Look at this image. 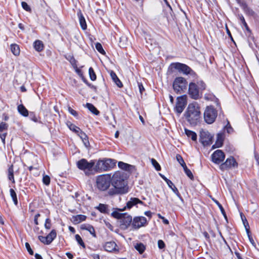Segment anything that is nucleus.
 <instances>
[{
	"label": "nucleus",
	"instance_id": "64",
	"mask_svg": "<svg viewBox=\"0 0 259 259\" xmlns=\"http://www.w3.org/2000/svg\"><path fill=\"white\" fill-rule=\"evenodd\" d=\"M92 256L94 259H100V256L99 254H94L92 255Z\"/></svg>",
	"mask_w": 259,
	"mask_h": 259
},
{
	"label": "nucleus",
	"instance_id": "48",
	"mask_svg": "<svg viewBox=\"0 0 259 259\" xmlns=\"http://www.w3.org/2000/svg\"><path fill=\"white\" fill-rule=\"evenodd\" d=\"M212 200L215 203V204H217L218 205V207H219L222 212V213L223 214V215H224V217L226 218V215L225 214V210L223 208L222 205L218 201H217V200L214 199H212Z\"/></svg>",
	"mask_w": 259,
	"mask_h": 259
},
{
	"label": "nucleus",
	"instance_id": "40",
	"mask_svg": "<svg viewBox=\"0 0 259 259\" xmlns=\"http://www.w3.org/2000/svg\"><path fill=\"white\" fill-rule=\"evenodd\" d=\"M223 140L221 136H218L217 140L214 145L212 146L213 148H219L222 146Z\"/></svg>",
	"mask_w": 259,
	"mask_h": 259
},
{
	"label": "nucleus",
	"instance_id": "20",
	"mask_svg": "<svg viewBox=\"0 0 259 259\" xmlns=\"http://www.w3.org/2000/svg\"><path fill=\"white\" fill-rule=\"evenodd\" d=\"M140 203L143 204V202L137 198H131L127 202L126 206L123 209L124 210L126 208H131L133 206Z\"/></svg>",
	"mask_w": 259,
	"mask_h": 259
},
{
	"label": "nucleus",
	"instance_id": "34",
	"mask_svg": "<svg viewBox=\"0 0 259 259\" xmlns=\"http://www.w3.org/2000/svg\"><path fill=\"white\" fill-rule=\"evenodd\" d=\"M79 136L81 139L85 146L86 147H88L89 146L90 143H89L87 136L85 135V134L82 132V133H81L80 134H79Z\"/></svg>",
	"mask_w": 259,
	"mask_h": 259
},
{
	"label": "nucleus",
	"instance_id": "11",
	"mask_svg": "<svg viewBox=\"0 0 259 259\" xmlns=\"http://www.w3.org/2000/svg\"><path fill=\"white\" fill-rule=\"evenodd\" d=\"M56 237V231L54 230H53L47 236L44 237L42 236H39L38 238L42 243L45 244H49L53 241Z\"/></svg>",
	"mask_w": 259,
	"mask_h": 259
},
{
	"label": "nucleus",
	"instance_id": "38",
	"mask_svg": "<svg viewBox=\"0 0 259 259\" xmlns=\"http://www.w3.org/2000/svg\"><path fill=\"white\" fill-rule=\"evenodd\" d=\"M10 195L13 199L14 204L16 205L18 204V200L17 197V194L13 189H10Z\"/></svg>",
	"mask_w": 259,
	"mask_h": 259
},
{
	"label": "nucleus",
	"instance_id": "52",
	"mask_svg": "<svg viewBox=\"0 0 259 259\" xmlns=\"http://www.w3.org/2000/svg\"><path fill=\"white\" fill-rule=\"evenodd\" d=\"M52 224L51 221L50 219L48 218L46 220L45 227L46 229L49 230L51 228Z\"/></svg>",
	"mask_w": 259,
	"mask_h": 259
},
{
	"label": "nucleus",
	"instance_id": "58",
	"mask_svg": "<svg viewBox=\"0 0 259 259\" xmlns=\"http://www.w3.org/2000/svg\"><path fill=\"white\" fill-rule=\"evenodd\" d=\"M68 111L75 117H76L78 115L77 112L70 107H68Z\"/></svg>",
	"mask_w": 259,
	"mask_h": 259
},
{
	"label": "nucleus",
	"instance_id": "1",
	"mask_svg": "<svg viewBox=\"0 0 259 259\" xmlns=\"http://www.w3.org/2000/svg\"><path fill=\"white\" fill-rule=\"evenodd\" d=\"M185 117L191 125H196L201 117L200 108L196 103L189 104L185 112Z\"/></svg>",
	"mask_w": 259,
	"mask_h": 259
},
{
	"label": "nucleus",
	"instance_id": "26",
	"mask_svg": "<svg viewBox=\"0 0 259 259\" xmlns=\"http://www.w3.org/2000/svg\"><path fill=\"white\" fill-rule=\"evenodd\" d=\"M8 178L10 181H11L13 183H15V179L14 177V169L13 165H11L8 169Z\"/></svg>",
	"mask_w": 259,
	"mask_h": 259
},
{
	"label": "nucleus",
	"instance_id": "18",
	"mask_svg": "<svg viewBox=\"0 0 259 259\" xmlns=\"http://www.w3.org/2000/svg\"><path fill=\"white\" fill-rule=\"evenodd\" d=\"M127 192V188H119L118 187H113L108 191L109 195H114L115 194H123Z\"/></svg>",
	"mask_w": 259,
	"mask_h": 259
},
{
	"label": "nucleus",
	"instance_id": "42",
	"mask_svg": "<svg viewBox=\"0 0 259 259\" xmlns=\"http://www.w3.org/2000/svg\"><path fill=\"white\" fill-rule=\"evenodd\" d=\"M89 73L90 75V79L94 81L96 79V75L92 67H90L89 70Z\"/></svg>",
	"mask_w": 259,
	"mask_h": 259
},
{
	"label": "nucleus",
	"instance_id": "5",
	"mask_svg": "<svg viewBox=\"0 0 259 259\" xmlns=\"http://www.w3.org/2000/svg\"><path fill=\"white\" fill-rule=\"evenodd\" d=\"M111 183V176L108 174L99 176L96 180L97 186L99 189L102 191L107 190L109 187Z\"/></svg>",
	"mask_w": 259,
	"mask_h": 259
},
{
	"label": "nucleus",
	"instance_id": "44",
	"mask_svg": "<svg viewBox=\"0 0 259 259\" xmlns=\"http://www.w3.org/2000/svg\"><path fill=\"white\" fill-rule=\"evenodd\" d=\"M238 18L241 21L242 23L243 24V26L245 27V29L248 31L249 28H248V26L246 22H245L244 17L242 15H238Z\"/></svg>",
	"mask_w": 259,
	"mask_h": 259
},
{
	"label": "nucleus",
	"instance_id": "24",
	"mask_svg": "<svg viewBox=\"0 0 259 259\" xmlns=\"http://www.w3.org/2000/svg\"><path fill=\"white\" fill-rule=\"evenodd\" d=\"M67 125L71 131L75 133L78 136H79V134H80L82 132V131L80 129L79 127H77L75 125H74L70 122H68L67 123Z\"/></svg>",
	"mask_w": 259,
	"mask_h": 259
},
{
	"label": "nucleus",
	"instance_id": "39",
	"mask_svg": "<svg viewBox=\"0 0 259 259\" xmlns=\"http://www.w3.org/2000/svg\"><path fill=\"white\" fill-rule=\"evenodd\" d=\"M118 166L122 169L125 170H129L130 168L132 167V166L130 164H128L127 163H124L123 162H118Z\"/></svg>",
	"mask_w": 259,
	"mask_h": 259
},
{
	"label": "nucleus",
	"instance_id": "13",
	"mask_svg": "<svg viewBox=\"0 0 259 259\" xmlns=\"http://www.w3.org/2000/svg\"><path fill=\"white\" fill-rule=\"evenodd\" d=\"M147 224V219L144 217H138L134 219L132 226L135 229L144 226Z\"/></svg>",
	"mask_w": 259,
	"mask_h": 259
},
{
	"label": "nucleus",
	"instance_id": "61",
	"mask_svg": "<svg viewBox=\"0 0 259 259\" xmlns=\"http://www.w3.org/2000/svg\"><path fill=\"white\" fill-rule=\"evenodd\" d=\"M138 85H139V89L140 92L142 94L143 93V91H144V88L142 83H138Z\"/></svg>",
	"mask_w": 259,
	"mask_h": 259
},
{
	"label": "nucleus",
	"instance_id": "27",
	"mask_svg": "<svg viewBox=\"0 0 259 259\" xmlns=\"http://www.w3.org/2000/svg\"><path fill=\"white\" fill-rule=\"evenodd\" d=\"M110 76L113 80V81L116 83V84L119 88L122 87V84L120 80L118 79L116 74L113 71H111L110 72Z\"/></svg>",
	"mask_w": 259,
	"mask_h": 259
},
{
	"label": "nucleus",
	"instance_id": "29",
	"mask_svg": "<svg viewBox=\"0 0 259 259\" xmlns=\"http://www.w3.org/2000/svg\"><path fill=\"white\" fill-rule=\"evenodd\" d=\"M34 47L36 51L40 52L43 50L44 45L41 41L37 40L34 41Z\"/></svg>",
	"mask_w": 259,
	"mask_h": 259
},
{
	"label": "nucleus",
	"instance_id": "32",
	"mask_svg": "<svg viewBox=\"0 0 259 259\" xmlns=\"http://www.w3.org/2000/svg\"><path fill=\"white\" fill-rule=\"evenodd\" d=\"M185 134L189 138H191V139L195 141L197 139V135L196 134L193 132V131H190L189 130H187V129H185Z\"/></svg>",
	"mask_w": 259,
	"mask_h": 259
},
{
	"label": "nucleus",
	"instance_id": "54",
	"mask_svg": "<svg viewBox=\"0 0 259 259\" xmlns=\"http://www.w3.org/2000/svg\"><path fill=\"white\" fill-rule=\"evenodd\" d=\"M22 8L27 12H30L31 9L27 4L25 2H22L21 3Z\"/></svg>",
	"mask_w": 259,
	"mask_h": 259
},
{
	"label": "nucleus",
	"instance_id": "2",
	"mask_svg": "<svg viewBox=\"0 0 259 259\" xmlns=\"http://www.w3.org/2000/svg\"><path fill=\"white\" fill-rule=\"evenodd\" d=\"M205 89L206 84L202 80L198 81L197 82H192L189 85V95L191 98L197 100L200 98L199 93L202 92Z\"/></svg>",
	"mask_w": 259,
	"mask_h": 259
},
{
	"label": "nucleus",
	"instance_id": "59",
	"mask_svg": "<svg viewBox=\"0 0 259 259\" xmlns=\"http://www.w3.org/2000/svg\"><path fill=\"white\" fill-rule=\"evenodd\" d=\"M226 130L228 133H231L233 131V128L231 126L230 124L228 123L226 126Z\"/></svg>",
	"mask_w": 259,
	"mask_h": 259
},
{
	"label": "nucleus",
	"instance_id": "9",
	"mask_svg": "<svg viewBox=\"0 0 259 259\" xmlns=\"http://www.w3.org/2000/svg\"><path fill=\"white\" fill-rule=\"evenodd\" d=\"M200 141L204 146L212 143V137L208 131L202 130L200 133Z\"/></svg>",
	"mask_w": 259,
	"mask_h": 259
},
{
	"label": "nucleus",
	"instance_id": "16",
	"mask_svg": "<svg viewBox=\"0 0 259 259\" xmlns=\"http://www.w3.org/2000/svg\"><path fill=\"white\" fill-rule=\"evenodd\" d=\"M171 65L176 69L182 71L184 74H189L192 71L191 69L187 65L182 64L180 63H175L171 64Z\"/></svg>",
	"mask_w": 259,
	"mask_h": 259
},
{
	"label": "nucleus",
	"instance_id": "53",
	"mask_svg": "<svg viewBox=\"0 0 259 259\" xmlns=\"http://www.w3.org/2000/svg\"><path fill=\"white\" fill-rule=\"evenodd\" d=\"M96 49L101 54L105 53V51L100 43H97L96 45Z\"/></svg>",
	"mask_w": 259,
	"mask_h": 259
},
{
	"label": "nucleus",
	"instance_id": "10",
	"mask_svg": "<svg viewBox=\"0 0 259 259\" xmlns=\"http://www.w3.org/2000/svg\"><path fill=\"white\" fill-rule=\"evenodd\" d=\"M187 104L186 98L183 97H179L177 99L176 105L175 110L179 114H181L184 110Z\"/></svg>",
	"mask_w": 259,
	"mask_h": 259
},
{
	"label": "nucleus",
	"instance_id": "12",
	"mask_svg": "<svg viewBox=\"0 0 259 259\" xmlns=\"http://www.w3.org/2000/svg\"><path fill=\"white\" fill-rule=\"evenodd\" d=\"M225 157L224 153L220 150H216L211 155L212 161L217 164L222 162L224 160Z\"/></svg>",
	"mask_w": 259,
	"mask_h": 259
},
{
	"label": "nucleus",
	"instance_id": "14",
	"mask_svg": "<svg viewBox=\"0 0 259 259\" xmlns=\"http://www.w3.org/2000/svg\"><path fill=\"white\" fill-rule=\"evenodd\" d=\"M236 166H237V163L235 161V159L233 157L230 156L226 159L224 163H222L220 165V168L222 170H224L232 167H235Z\"/></svg>",
	"mask_w": 259,
	"mask_h": 259
},
{
	"label": "nucleus",
	"instance_id": "36",
	"mask_svg": "<svg viewBox=\"0 0 259 259\" xmlns=\"http://www.w3.org/2000/svg\"><path fill=\"white\" fill-rule=\"evenodd\" d=\"M242 8L245 13L250 16H253L254 15V12L250 9L245 4L242 5Z\"/></svg>",
	"mask_w": 259,
	"mask_h": 259
},
{
	"label": "nucleus",
	"instance_id": "23",
	"mask_svg": "<svg viewBox=\"0 0 259 259\" xmlns=\"http://www.w3.org/2000/svg\"><path fill=\"white\" fill-rule=\"evenodd\" d=\"M87 217L84 215L78 214L73 216L71 219V221L75 224H78L81 222L85 221Z\"/></svg>",
	"mask_w": 259,
	"mask_h": 259
},
{
	"label": "nucleus",
	"instance_id": "8",
	"mask_svg": "<svg viewBox=\"0 0 259 259\" xmlns=\"http://www.w3.org/2000/svg\"><path fill=\"white\" fill-rule=\"evenodd\" d=\"M187 87V81L182 77H177L173 82V89L177 93H184Z\"/></svg>",
	"mask_w": 259,
	"mask_h": 259
},
{
	"label": "nucleus",
	"instance_id": "41",
	"mask_svg": "<svg viewBox=\"0 0 259 259\" xmlns=\"http://www.w3.org/2000/svg\"><path fill=\"white\" fill-rule=\"evenodd\" d=\"M73 68L74 69L76 73L79 75V76L81 78L83 81L87 83V81L85 78H84L81 70L80 69H79V68H78L77 66H76V68Z\"/></svg>",
	"mask_w": 259,
	"mask_h": 259
},
{
	"label": "nucleus",
	"instance_id": "62",
	"mask_svg": "<svg viewBox=\"0 0 259 259\" xmlns=\"http://www.w3.org/2000/svg\"><path fill=\"white\" fill-rule=\"evenodd\" d=\"M104 222L107 228L110 229H112V225L109 222L105 220H104Z\"/></svg>",
	"mask_w": 259,
	"mask_h": 259
},
{
	"label": "nucleus",
	"instance_id": "63",
	"mask_svg": "<svg viewBox=\"0 0 259 259\" xmlns=\"http://www.w3.org/2000/svg\"><path fill=\"white\" fill-rule=\"evenodd\" d=\"M165 181L166 182V183L168 186H170L171 185H173L172 182L171 181H170L169 180H168V179H166L165 180Z\"/></svg>",
	"mask_w": 259,
	"mask_h": 259
},
{
	"label": "nucleus",
	"instance_id": "3",
	"mask_svg": "<svg viewBox=\"0 0 259 259\" xmlns=\"http://www.w3.org/2000/svg\"><path fill=\"white\" fill-rule=\"evenodd\" d=\"M116 161L111 158H104L99 160L95 166V169L98 172L109 170L116 165Z\"/></svg>",
	"mask_w": 259,
	"mask_h": 259
},
{
	"label": "nucleus",
	"instance_id": "22",
	"mask_svg": "<svg viewBox=\"0 0 259 259\" xmlns=\"http://www.w3.org/2000/svg\"><path fill=\"white\" fill-rule=\"evenodd\" d=\"M204 98L206 101L214 102L216 103L217 105H219L218 99L211 93H206L204 95Z\"/></svg>",
	"mask_w": 259,
	"mask_h": 259
},
{
	"label": "nucleus",
	"instance_id": "31",
	"mask_svg": "<svg viewBox=\"0 0 259 259\" xmlns=\"http://www.w3.org/2000/svg\"><path fill=\"white\" fill-rule=\"evenodd\" d=\"M85 106L93 114L95 115H98L99 114V111L93 104L87 103Z\"/></svg>",
	"mask_w": 259,
	"mask_h": 259
},
{
	"label": "nucleus",
	"instance_id": "37",
	"mask_svg": "<svg viewBox=\"0 0 259 259\" xmlns=\"http://www.w3.org/2000/svg\"><path fill=\"white\" fill-rule=\"evenodd\" d=\"M67 59L69 61L73 68H76V66H77V61L75 59L73 56L68 55Z\"/></svg>",
	"mask_w": 259,
	"mask_h": 259
},
{
	"label": "nucleus",
	"instance_id": "25",
	"mask_svg": "<svg viewBox=\"0 0 259 259\" xmlns=\"http://www.w3.org/2000/svg\"><path fill=\"white\" fill-rule=\"evenodd\" d=\"M96 208L102 213H108L109 212V206L107 204L100 203Z\"/></svg>",
	"mask_w": 259,
	"mask_h": 259
},
{
	"label": "nucleus",
	"instance_id": "17",
	"mask_svg": "<svg viewBox=\"0 0 259 259\" xmlns=\"http://www.w3.org/2000/svg\"><path fill=\"white\" fill-rule=\"evenodd\" d=\"M8 124L5 122L0 123V138L2 139L3 143L5 144V139L7 135Z\"/></svg>",
	"mask_w": 259,
	"mask_h": 259
},
{
	"label": "nucleus",
	"instance_id": "19",
	"mask_svg": "<svg viewBox=\"0 0 259 259\" xmlns=\"http://www.w3.org/2000/svg\"><path fill=\"white\" fill-rule=\"evenodd\" d=\"M104 247L105 250L108 252H116L118 251L116 244L113 241L106 242L104 245Z\"/></svg>",
	"mask_w": 259,
	"mask_h": 259
},
{
	"label": "nucleus",
	"instance_id": "6",
	"mask_svg": "<svg viewBox=\"0 0 259 259\" xmlns=\"http://www.w3.org/2000/svg\"><path fill=\"white\" fill-rule=\"evenodd\" d=\"M95 165V162L93 161L88 162L87 159L82 158L77 162V167L82 170H83L85 174L89 176L92 174L93 168Z\"/></svg>",
	"mask_w": 259,
	"mask_h": 259
},
{
	"label": "nucleus",
	"instance_id": "21",
	"mask_svg": "<svg viewBox=\"0 0 259 259\" xmlns=\"http://www.w3.org/2000/svg\"><path fill=\"white\" fill-rule=\"evenodd\" d=\"M80 229L88 231L94 237H96L95 230L92 225L86 224H82L80 226Z\"/></svg>",
	"mask_w": 259,
	"mask_h": 259
},
{
	"label": "nucleus",
	"instance_id": "7",
	"mask_svg": "<svg viewBox=\"0 0 259 259\" xmlns=\"http://www.w3.org/2000/svg\"><path fill=\"white\" fill-rule=\"evenodd\" d=\"M218 112L212 106H207L204 112V119L208 124L212 123L215 120Z\"/></svg>",
	"mask_w": 259,
	"mask_h": 259
},
{
	"label": "nucleus",
	"instance_id": "43",
	"mask_svg": "<svg viewBox=\"0 0 259 259\" xmlns=\"http://www.w3.org/2000/svg\"><path fill=\"white\" fill-rule=\"evenodd\" d=\"M176 158L178 161L180 163V164L181 165V166L184 168V167H186V164L185 162H184L183 158L180 155H177L176 156Z\"/></svg>",
	"mask_w": 259,
	"mask_h": 259
},
{
	"label": "nucleus",
	"instance_id": "50",
	"mask_svg": "<svg viewBox=\"0 0 259 259\" xmlns=\"http://www.w3.org/2000/svg\"><path fill=\"white\" fill-rule=\"evenodd\" d=\"M169 188H171V189L173 191V192L177 195L178 197L181 198V196L179 192V191L178 189L176 188V187L173 184L171 185L170 186H169Z\"/></svg>",
	"mask_w": 259,
	"mask_h": 259
},
{
	"label": "nucleus",
	"instance_id": "49",
	"mask_svg": "<svg viewBox=\"0 0 259 259\" xmlns=\"http://www.w3.org/2000/svg\"><path fill=\"white\" fill-rule=\"evenodd\" d=\"M75 237V239H76V241L78 242V243L80 245L82 246L84 248L85 244H84V242H83L80 236L79 235L76 234Z\"/></svg>",
	"mask_w": 259,
	"mask_h": 259
},
{
	"label": "nucleus",
	"instance_id": "30",
	"mask_svg": "<svg viewBox=\"0 0 259 259\" xmlns=\"http://www.w3.org/2000/svg\"><path fill=\"white\" fill-rule=\"evenodd\" d=\"M78 17L79 23L81 26V27L82 28V29L85 30L87 29L86 22L84 18L83 17V16H82L80 12L79 13V14H78Z\"/></svg>",
	"mask_w": 259,
	"mask_h": 259
},
{
	"label": "nucleus",
	"instance_id": "51",
	"mask_svg": "<svg viewBox=\"0 0 259 259\" xmlns=\"http://www.w3.org/2000/svg\"><path fill=\"white\" fill-rule=\"evenodd\" d=\"M42 182L46 185H49L50 183V178L47 175H44L42 178Z\"/></svg>",
	"mask_w": 259,
	"mask_h": 259
},
{
	"label": "nucleus",
	"instance_id": "45",
	"mask_svg": "<svg viewBox=\"0 0 259 259\" xmlns=\"http://www.w3.org/2000/svg\"><path fill=\"white\" fill-rule=\"evenodd\" d=\"M151 161V163H152L153 166L155 168V169L157 170L158 171L161 169V167H160V165L159 164V163L157 162V161L155 159L152 158Z\"/></svg>",
	"mask_w": 259,
	"mask_h": 259
},
{
	"label": "nucleus",
	"instance_id": "57",
	"mask_svg": "<svg viewBox=\"0 0 259 259\" xmlns=\"http://www.w3.org/2000/svg\"><path fill=\"white\" fill-rule=\"evenodd\" d=\"M158 246L159 249H163L165 247V243L161 240L158 241Z\"/></svg>",
	"mask_w": 259,
	"mask_h": 259
},
{
	"label": "nucleus",
	"instance_id": "15",
	"mask_svg": "<svg viewBox=\"0 0 259 259\" xmlns=\"http://www.w3.org/2000/svg\"><path fill=\"white\" fill-rule=\"evenodd\" d=\"M132 221V217L126 213H124L120 219V226L122 229H126L130 225Z\"/></svg>",
	"mask_w": 259,
	"mask_h": 259
},
{
	"label": "nucleus",
	"instance_id": "33",
	"mask_svg": "<svg viewBox=\"0 0 259 259\" xmlns=\"http://www.w3.org/2000/svg\"><path fill=\"white\" fill-rule=\"evenodd\" d=\"M11 50L12 53L15 55L18 56L20 54V49L19 46L16 44H12L11 45Z\"/></svg>",
	"mask_w": 259,
	"mask_h": 259
},
{
	"label": "nucleus",
	"instance_id": "4",
	"mask_svg": "<svg viewBox=\"0 0 259 259\" xmlns=\"http://www.w3.org/2000/svg\"><path fill=\"white\" fill-rule=\"evenodd\" d=\"M126 177L124 172L117 171L111 177L112 185L113 187L127 188L125 181Z\"/></svg>",
	"mask_w": 259,
	"mask_h": 259
},
{
	"label": "nucleus",
	"instance_id": "35",
	"mask_svg": "<svg viewBox=\"0 0 259 259\" xmlns=\"http://www.w3.org/2000/svg\"><path fill=\"white\" fill-rule=\"evenodd\" d=\"M135 248L140 254L143 253L145 250V246L142 243H137L135 245Z\"/></svg>",
	"mask_w": 259,
	"mask_h": 259
},
{
	"label": "nucleus",
	"instance_id": "47",
	"mask_svg": "<svg viewBox=\"0 0 259 259\" xmlns=\"http://www.w3.org/2000/svg\"><path fill=\"white\" fill-rule=\"evenodd\" d=\"M123 213H120L117 211H114L112 212L111 215L113 217L116 219H120L121 218L122 216H123Z\"/></svg>",
	"mask_w": 259,
	"mask_h": 259
},
{
	"label": "nucleus",
	"instance_id": "46",
	"mask_svg": "<svg viewBox=\"0 0 259 259\" xmlns=\"http://www.w3.org/2000/svg\"><path fill=\"white\" fill-rule=\"evenodd\" d=\"M183 168H184L185 172L187 175V176L191 180H193V175L192 172L191 171V170L187 168V166H186V167H184Z\"/></svg>",
	"mask_w": 259,
	"mask_h": 259
},
{
	"label": "nucleus",
	"instance_id": "56",
	"mask_svg": "<svg viewBox=\"0 0 259 259\" xmlns=\"http://www.w3.org/2000/svg\"><path fill=\"white\" fill-rule=\"evenodd\" d=\"M29 117L32 121L36 122H38V119L36 115L33 113H30L29 115Z\"/></svg>",
	"mask_w": 259,
	"mask_h": 259
},
{
	"label": "nucleus",
	"instance_id": "60",
	"mask_svg": "<svg viewBox=\"0 0 259 259\" xmlns=\"http://www.w3.org/2000/svg\"><path fill=\"white\" fill-rule=\"evenodd\" d=\"M63 174L62 173V175H58V176H56V180H58L59 181L61 182H64V181L62 180L63 179Z\"/></svg>",
	"mask_w": 259,
	"mask_h": 259
},
{
	"label": "nucleus",
	"instance_id": "55",
	"mask_svg": "<svg viewBox=\"0 0 259 259\" xmlns=\"http://www.w3.org/2000/svg\"><path fill=\"white\" fill-rule=\"evenodd\" d=\"M25 247L28 251V252L30 254L33 255V251L31 249L30 246L28 242L25 243Z\"/></svg>",
	"mask_w": 259,
	"mask_h": 259
},
{
	"label": "nucleus",
	"instance_id": "28",
	"mask_svg": "<svg viewBox=\"0 0 259 259\" xmlns=\"http://www.w3.org/2000/svg\"><path fill=\"white\" fill-rule=\"evenodd\" d=\"M18 110L20 114L26 117L28 115V111L22 104L18 106Z\"/></svg>",
	"mask_w": 259,
	"mask_h": 259
}]
</instances>
